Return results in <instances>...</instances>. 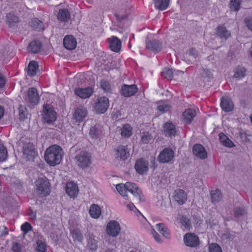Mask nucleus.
Segmentation results:
<instances>
[{
    "instance_id": "46",
    "label": "nucleus",
    "mask_w": 252,
    "mask_h": 252,
    "mask_svg": "<svg viewBox=\"0 0 252 252\" xmlns=\"http://www.w3.org/2000/svg\"><path fill=\"white\" fill-rule=\"evenodd\" d=\"M241 0H231L230 2V8L232 10L238 11L240 9Z\"/></svg>"
},
{
    "instance_id": "61",
    "label": "nucleus",
    "mask_w": 252,
    "mask_h": 252,
    "mask_svg": "<svg viewBox=\"0 0 252 252\" xmlns=\"http://www.w3.org/2000/svg\"><path fill=\"white\" fill-rule=\"evenodd\" d=\"M4 232L3 233V234L4 235H8V230L7 227L6 226H4Z\"/></svg>"
},
{
    "instance_id": "62",
    "label": "nucleus",
    "mask_w": 252,
    "mask_h": 252,
    "mask_svg": "<svg viewBox=\"0 0 252 252\" xmlns=\"http://www.w3.org/2000/svg\"><path fill=\"white\" fill-rule=\"evenodd\" d=\"M31 218L33 219H36V213H34L31 216Z\"/></svg>"
},
{
    "instance_id": "45",
    "label": "nucleus",
    "mask_w": 252,
    "mask_h": 252,
    "mask_svg": "<svg viewBox=\"0 0 252 252\" xmlns=\"http://www.w3.org/2000/svg\"><path fill=\"white\" fill-rule=\"evenodd\" d=\"M116 189L118 192L124 197H127V193L126 185L123 184H119L116 185Z\"/></svg>"
},
{
    "instance_id": "48",
    "label": "nucleus",
    "mask_w": 252,
    "mask_h": 252,
    "mask_svg": "<svg viewBox=\"0 0 252 252\" xmlns=\"http://www.w3.org/2000/svg\"><path fill=\"white\" fill-rule=\"evenodd\" d=\"M152 138V135L148 132H144L141 136V141L144 144H148Z\"/></svg>"
},
{
    "instance_id": "55",
    "label": "nucleus",
    "mask_w": 252,
    "mask_h": 252,
    "mask_svg": "<svg viewBox=\"0 0 252 252\" xmlns=\"http://www.w3.org/2000/svg\"><path fill=\"white\" fill-rule=\"evenodd\" d=\"M88 246L92 250H96L97 248V243L94 240H90L88 242Z\"/></svg>"
},
{
    "instance_id": "23",
    "label": "nucleus",
    "mask_w": 252,
    "mask_h": 252,
    "mask_svg": "<svg viewBox=\"0 0 252 252\" xmlns=\"http://www.w3.org/2000/svg\"><path fill=\"white\" fill-rule=\"evenodd\" d=\"M146 47L147 49L152 51L155 53H158L160 51L162 45L158 40L152 39L147 42Z\"/></svg>"
},
{
    "instance_id": "26",
    "label": "nucleus",
    "mask_w": 252,
    "mask_h": 252,
    "mask_svg": "<svg viewBox=\"0 0 252 252\" xmlns=\"http://www.w3.org/2000/svg\"><path fill=\"white\" fill-rule=\"evenodd\" d=\"M57 19L62 22H67L70 19V13L67 8L60 9L57 14Z\"/></svg>"
},
{
    "instance_id": "40",
    "label": "nucleus",
    "mask_w": 252,
    "mask_h": 252,
    "mask_svg": "<svg viewBox=\"0 0 252 252\" xmlns=\"http://www.w3.org/2000/svg\"><path fill=\"white\" fill-rule=\"evenodd\" d=\"M180 222L185 229L190 230L192 227L190 220L186 215H183L180 219Z\"/></svg>"
},
{
    "instance_id": "22",
    "label": "nucleus",
    "mask_w": 252,
    "mask_h": 252,
    "mask_svg": "<svg viewBox=\"0 0 252 252\" xmlns=\"http://www.w3.org/2000/svg\"><path fill=\"white\" fill-rule=\"evenodd\" d=\"M125 185L127 192L129 191L134 196L140 198V194L142 193L141 190L135 184L126 182L125 183Z\"/></svg>"
},
{
    "instance_id": "49",
    "label": "nucleus",
    "mask_w": 252,
    "mask_h": 252,
    "mask_svg": "<svg viewBox=\"0 0 252 252\" xmlns=\"http://www.w3.org/2000/svg\"><path fill=\"white\" fill-rule=\"evenodd\" d=\"M246 214V212L243 206L241 207H236L234 209V217L236 218H238L240 216H244Z\"/></svg>"
},
{
    "instance_id": "54",
    "label": "nucleus",
    "mask_w": 252,
    "mask_h": 252,
    "mask_svg": "<svg viewBox=\"0 0 252 252\" xmlns=\"http://www.w3.org/2000/svg\"><path fill=\"white\" fill-rule=\"evenodd\" d=\"M162 75L168 80H171L173 77V72L172 69H166L162 72Z\"/></svg>"
},
{
    "instance_id": "24",
    "label": "nucleus",
    "mask_w": 252,
    "mask_h": 252,
    "mask_svg": "<svg viewBox=\"0 0 252 252\" xmlns=\"http://www.w3.org/2000/svg\"><path fill=\"white\" fill-rule=\"evenodd\" d=\"M42 47V44L39 40H34L29 43L28 49L31 53L37 54L40 52Z\"/></svg>"
},
{
    "instance_id": "38",
    "label": "nucleus",
    "mask_w": 252,
    "mask_h": 252,
    "mask_svg": "<svg viewBox=\"0 0 252 252\" xmlns=\"http://www.w3.org/2000/svg\"><path fill=\"white\" fill-rule=\"evenodd\" d=\"M234 77L238 79H241L245 77L246 75V69L245 67L239 65L234 69Z\"/></svg>"
},
{
    "instance_id": "28",
    "label": "nucleus",
    "mask_w": 252,
    "mask_h": 252,
    "mask_svg": "<svg viewBox=\"0 0 252 252\" xmlns=\"http://www.w3.org/2000/svg\"><path fill=\"white\" fill-rule=\"evenodd\" d=\"M216 34L220 38L227 39L231 35L230 32L222 25H219L216 29Z\"/></svg>"
},
{
    "instance_id": "19",
    "label": "nucleus",
    "mask_w": 252,
    "mask_h": 252,
    "mask_svg": "<svg viewBox=\"0 0 252 252\" xmlns=\"http://www.w3.org/2000/svg\"><path fill=\"white\" fill-rule=\"evenodd\" d=\"M220 106L221 109L226 112H231L234 109L233 101L228 96H223L221 98Z\"/></svg>"
},
{
    "instance_id": "11",
    "label": "nucleus",
    "mask_w": 252,
    "mask_h": 252,
    "mask_svg": "<svg viewBox=\"0 0 252 252\" xmlns=\"http://www.w3.org/2000/svg\"><path fill=\"white\" fill-rule=\"evenodd\" d=\"M185 245L189 247H196L199 245L198 237L194 233H188L184 236Z\"/></svg>"
},
{
    "instance_id": "59",
    "label": "nucleus",
    "mask_w": 252,
    "mask_h": 252,
    "mask_svg": "<svg viewBox=\"0 0 252 252\" xmlns=\"http://www.w3.org/2000/svg\"><path fill=\"white\" fill-rule=\"evenodd\" d=\"M126 207L128 210L130 211H133L134 209H136V208L135 206V205L131 202L128 203L126 205Z\"/></svg>"
},
{
    "instance_id": "57",
    "label": "nucleus",
    "mask_w": 252,
    "mask_h": 252,
    "mask_svg": "<svg viewBox=\"0 0 252 252\" xmlns=\"http://www.w3.org/2000/svg\"><path fill=\"white\" fill-rule=\"evenodd\" d=\"M12 249L14 252H21V251L20 246L18 243L13 244Z\"/></svg>"
},
{
    "instance_id": "36",
    "label": "nucleus",
    "mask_w": 252,
    "mask_h": 252,
    "mask_svg": "<svg viewBox=\"0 0 252 252\" xmlns=\"http://www.w3.org/2000/svg\"><path fill=\"white\" fill-rule=\"evenodd\" d=\"M19 20L18 16L12 13H9L6 16L5 21L9 27H12L15 24L17 23Z\"/></svg>"
},
{
    "instance_id": "35",
    "label": "nucleus",
    "mask_w": 252,
    "mask_h": 252,
    "mask_svg": "<svg viewBox=\"0 0 252 252\" xmlns=\"http://www.w3.org/2000/svg\"><path fill=\"white\" fill-rule=\"evenodd\" d=\"M156 8L163 11L169 6V0H154Z\"/></svg>"
},
{
    "instance_id": "29",
    "label": "nucleus",
    "mask_w": 252,
    "mask_h": 252,
    "mask_svg": "<svg viewBox=\"0 0 252 252\" xmlns=\"http://www.w3.org/2000/svg\"><path fill=\"white\" fill-rule=\"evenodd\" d=\"M90 216L93 219H98L101 214V210L97 204H93L90 206L89 210Z\"/></svg>"
},
{
    "instance_id": "18",
    "label": "nucleus",
    "mask_w": 252,
    "mask_h": 252,
    "mask_svg": "<svg viewBox=\"0 0 252 252\" xmlns=\"http://www.w3.org/2000/svg\"><path fill=\"white\" fill-rule=\"evenodd\" d=\"M65 192L71 198H75L79 192L77 185L73 182H67L65 186Z\"/></svg>"
},
{
    "instance_id": "64",
    "label": "nucleus",
    "mask_w": 252,
    "mask_h": 252,
    "mask_svg": "<svg viewBox=\"0 0 252 252\" xmlns=\"http://www.w3.org/2000/svg\"><path fill=\"white\" fill-rule=\"evenodd\" d=\"M178 72L181 73L182 74H184V72L183 71H178Z\"/></svg>"
},
{
    "instance_id": "9",
    "label": "nucleus",
    "mask_w": 252,
    "mask_h": 252,
    "mask_svg": "<svg viewBox=\"0 0 252 252\" xmlns=\"http://www.w3.org/2000/svg\"><path fill=\"white\" fill-rule=\"evenodd\" d=\"M121 230V226L116 220H110L107 224L106 231L110 236L113 237L117 236L119 234Z\"/></svg>"
},
{
    "instance_id": "16",
    "label": "nucleus",
    "mask_w": 252,
    "mask_h": 252,
    "mask_svg": "<svg viewBox=\"0 0 252 252\" xmlns=\"http://www.w3.org/2000/svg\"><path fill=\"white\" fill-rule=\"evenodd\" d=\"M193 154L201 159H205L207 158V152L203 145L195 144L192 147Z\"/></svg>"
},
{
    "instance_id": "21",
    "label": "nucleus",
    "mask_w": 252,
    "mask_h": 252,
    "mask_svg": "<svg viewBox=\"0 0 252 252\" xmlns=\"http://www.w3.org/2000/svg\"><path fill=\"white\" fill-rule=\"evenodd\" d=\"M28 96L30 103L34 105H37L39 103L40 97L36 88H30L28 92Z\"/></svg>"
},
{
    "instance_id": "31",
    "label": "nucleus",
    "mask_w": 252,
    "mask_h": 252,
    "mask_svg": "<svg viewBox=\"0 0 252 252\" xmlns=\"http://www.w3.org/2000/svg\"><path fill=\"white\" fill-rule=\"evenodd\" d=\"M157 230L163 236L167 239L171 238L170 232L167 226L163 223H159L156 225Z\"/></svg>"
},
{
    "instance_id": "37",
    "label": "nucleus",
    "mask_w": 252,
    "mask_h": 252,
    "mask_svg": "<svg viewBox=\"0 0 252 252\" xmlns=\"http://www.w3.org/2000/svg\"><path fill=\"white\" fill-rule=\"evenodd\" d=\"M132 128L129 124L124 125L121 129L122 136L125 138H129L132 134Z\"/></svg>"
},
{
    "instance_id": "6",
    "label": "nucleus",
    "mask_w": 252,
    "mask_h": 252,
    "mask_svg": "<svg viewBox=\"0 0 252 252\" xmlns=\"http://www.w3.org/2000/svg\"><path fill=\"white\" fill-rule=\"evenodd\" d=\"M115 158L120 161H126L129 157V150L126 146L120 145L114 149Z\"/></svg>"
},
{
    "instance_id": "47",
    "label": "nucleus",
    "mask_w": 252,
    "mask_h": 252,
    "mask_svg": "<svg viewBox=\"0 0 252 252\" xmlns=\"http://www.w3.org/2000/svg\"><path fill=\"white\" fill-rule=\"evenodd\" d=\"M91 137L93 139H97L99 136V130L95 126H92L89 132Z\"/></svg>"
},
{
    "instance_id": "39",
    "label": "nucleus",
    "mask_w": 252,
    "mask_h": 252,
    "mask_svg": "<svg viewBox=\"0 0 252 252\" xmlns=\"http://www.w3.org/2000/svg\"><path fill=\"white\" fill-rule=\"evenodd\" d=\"M211 201L213 203L219 202L222 198L221 193L219 189L210 191Z\"/></svg>"
},
{
    "instance_id": "4",
    "label": "nucleus",
    "mask_w": 252,
    "mask_h": 252,
    "mask_svg": "<svg viewBox=\"0 0 252 252\" xmlns=\"http://www.w3.org/2000/svg\"><path fill=\"white\" fill-rule=\"evenodd\" d=\"M42 119L48 124H52L57 120V113L51 105L44 104L43 108Z\"/></svg>"
},
{
    "instance_id": "30",
    "label": "nucleus",
    "mask_w": 252,
    "mask_h": 252,
    "mask_svg": "<svg viewBox=\"0 0 252 252\" xmlns=\"http://www.w3.org/2000/svg\"><path fill=\"white\" fill-rule=\"evenodd\" d=\"M219 137L220 141L224 146L229 148L235 146L234 143L224 133H219Z\"/></svg>"
},
{
    "instance_id": "43",
    "label": "nucleus",
    "mask_w": 252,
    "mask_h": 252,
    "mask_svg": "<svg viewBox=\"0 0 252 252\" xmlns=\"http://www.w3.org/2000/svg\"><path fill=\"white\" fill-rule=\"evenodd\" d=\"M28 111L27 108L20 105L19 107V115L20 120L24 121L28 118Z\"/></svg>"
},
{
    "instance_id": "33",
    "label": "nucleus",
    "mask_w": 252,
    "mask_h": 252,
    "mask_svg": "<svg viewBox=\"0 0 252 252\" xmlns=\"http://www.w3.org/2000/svg\"><path fill=\"white\" fill-rule=\"evenodd\" d=\"M38 68V63L35 61H31L28 68V74L30 76H35L36 74Z\"/></svg>"
},
{
    "instance_id": "3",
    "label": "nucleus",
    "mask_w": 252,
    "mask_h": 252,
    "mask_svg": "<svg viewBox=\"0 0 252 252\" xmlns=\"http://www.w3.org/2000/svg\"><path fill=\"white\" fill-rule=\"evenodd\" d=\"M35 189L40 197H46L51 191V185L46 179L38 178L35 182Z\"/></svg>"
},
{
    "instance_id": "63",
    "label": "nucleus",
    "mask_w": 252,
    "mask_h": 252,
    "mask_svg": "<svg viewBox=\"0 0 252 252\" xmlns=\"http://www.w3.org/2000/svg\"><path fill=\"white\" fill-rule=\"evenodd\" d=\"M105 252H113V250L111 249H108L106 250Z\"/></svg>"
},
{
    "instance_id": "58",
    "label": "nucleus",
    "mask_w": 252,
    "mask_h": 252,
    "mask_svg": "<svg viewBox=\"0 0 252 252\" xmlns=\"http://www.w3.org/2000/svg\"><path fill=\"white\" fill-rule=\"evenodd\" d=\"M245 22L248 29L252 31V19L247 18L245 19Z\"/></svg>"
},
{
    "instance_id": "41",
    "label": "nucleus",
    "mask_w": 252,
    "mask_h": 252,
    "mask_svg": "<svg viewBox=\"0 0 252 252\" xmlns=\"http://www.w3.org/2000/svg\"><path fill=\"white\" fill-rule=\"evenodd\" d=\"M100 88L106 93H110L112 91V86L109 81L102 79L100 82Z\"/></svg>"
},
{
    "instance_id": "15",
    "label": "nucleus",
    "mask_w": 252,
    "mask_h": 252,
    "mask_svg": "<svg viewBox=\"0 0 252 252\" xmlns=\"http://www.w3.org/2000/svg\"><path fill=\"white\" fill-rule=\"evenodd\" d=\"M196 115V111L192 108L186 109L182 113V120L185 125H189Z\"/></svg>"
},
{
    "instance_id": "2",
    "label": "nucleus",
    "mask_w": 252,
    "mask_h": 252,
    "mask_svg": "<svg viewBox=\"0 0 252 252\" xmlns=\"http://www.w3.org/2000/svg\"><path fill=\"white\" fill-rule=\"evenodd\" d=\"M76 164L79 168L85 169L90 168L93 162L91 153L86 151H82L75 157Z\"/></svg>"
},
{
    "instance_id": "17",
    "label": "nucleus",
    "mask_w": 252,
    "mask_h": 252,
    "mask_svg": "<svg viewBox=\"0 0 252 252\" xmlns=\"http://www.w3.org/2000/svg\"><path fill=\"white\" fill-rule=\"evenodd\" d=\"M63 44L67 50H72L77 46V40L73 35H66L63 38Z\"/></svg>"
},
{
    "instance_id": "51",
    "label": "nucleus",
    "mask_w": 252,
    "mask_h": 252,
    "mask_svg": "<svg viewBox=\"0 0 252 252\" xmlns=\"http://www.w3.org/2000/svg\"><path fill=\"white\" fill-rule=\"evenodd\" d=\"M209 252H222V250L217 244L211 243L209 246Z\"/></svg>"
},
{
    "instance_id": "8",
    "label": "nucleus",
    "mask_w": 252,
    "mask_h": 252,
    "mask_svg": "<svg viewBox=\"0 0 252 252\" xmlns=\"http://www.w3.org/2000/svg\"><path fill=\"white\" fill-rule=\"evenodd\" d=\"M23 149L24 157L29 160H33L34 158L38 156L37 151L35 148L34 145L31 143L25 144Z\"/></svg>"
},
{
    "instance_id": "10",
    "label": "nucleus",
    "mask_w": 252,
    "mask_h": 252,
    "mask_svg": "<svg viewBox=\"0 0 252 252\" xmlns=\"http://www.w3.org/2000/svg\"><path fill=\"white\" fill-rule=\"evenodd\" d=\"M94 92V88L90 86L87 87L85 88L77 87L74 90V94L75 95L82 99L89 98L93 94Z\"/></svg>"
},
{
    "instance_id": "13",
    "label": "nucleus",
    "mask_w": 252,
    "mask_h": 252,
    "mask_svg": "<svg viewBox=\"0 0 252 252\" xmlns=\"http://www.w3.org/2000/svg\"><path fill=\"white\" fill-rule=\"evenodd\" d=\"M88 114L87 108L80 106L77 108L73 115V118L77 122H83Z\"/></svg>"
},
{
    "instance_id": "20",
    "label": "nucleus",
    "mask_w": 252,
    "mask_h": 252,
    "mask_svg": "<svg viewBox=\"0 0 252 252\" xmlns=\"http://www.w3.org/2000/svg\"><path fill=\"white\" fill-rule=\"evenodd\" d=\"M174 200L179 205H182L187 200V194L182 189H177L174 191Z\"/></svg>"
},
{
    "instance_id": "53",
    "label": "nucleus",
    "mask_w": 252,
    "mask_h": 252,
    "mask_svg": "<svg viewBox=\"0 0 252 252\" xmlns=\"http://www.w3.org/2000/svg\"><path fill=\"white\" fill-rule=\"evenodd\" d=\"M21 228L24 233L25 234L32 230V226L29 222H25L21 225Z\"/></svg>"
},
{
    "instance_id": "32",
    "label": "nucleus",
    "mask_w": 252,
    "mask_h": 252,
    "mask_svg": "<svg viewBox=\"0 0 252 252\" xmlns=\"http://www.w3.org/2000/svg\"><path fill=\"white\" fill-rule=\"evenodd\" d=\"M29 25L33 29L40 31L44 30L43 23L37 18H33L29 22Z\"/></svg>"
},
{
    "instance_id": "56",
    "label": "nucleus",
    "mask_w": 252,
    "mask_h": 252,
    "mask_svg": "<svg viewBox=\"0 0 252 252\" xmlns=\"http://www.w3.org/2000/svg\"><path fill=\"white\" fill-rule=\"evenodd\" d=\"M152 234L155 240L158 243H161L162 242L161 239L159 234H158L155 230H153L152 231Z\"/></svg>"
},
{
    "instance_id": "27",
    "label": "nucleus",
    "mask_w": 252,
    "mask_h": 252,
    "mask_svg": "<svg viewBox=\"0 0 252 252\" xmlns=\"http://www.w3.org/2000/svg\"><path fill=\"white\" fill-rule=\"evenodd\" d=\"M163 130L166 136L172 137L176 134L175 126L171 122H167L163 125Z\"/></svg>"
},
{
    "instance_id": "34",
    "label": "nucleus",
    "mask_w": 252,
    "mask_h": 252,
    "mask_svg": "<svg viewBox=\"0 0 252 252\" xmlns=\"http://www.w3.org/2000/svg\"><path fill=\"white\" fill-rule=\"evenodd\" d=\"M70 234L74 241L82 242L83 240V235L81 230L79 228H74L70 230Z\"/></svg>"
},
{
    "instance_id": "1",
    "label": "nucleus",
    "mask_w": 252,
    "mask_h": 252,
    "mask_svg": "<svg viewBox=\"0 0 252 252\" xmlns=\"http://www.w3.org/2000/svg\"><path fill=\"white\" fill-rule=\"evenodd\" d=\"M63 156V149L57 145L50 146L46 150L44 153L45 161L51 166L59 164L62 160Z\"/></svg>"
},
{
    "instance_id": "60",
    "label": "nucleus",
    "mask_w": 252,
    "mask_h": 252,
    "mask_svg": "<svg viewBox=\"0 0 252 252\" xmlns=\"http://www.w3.org/2000/svg\"><path fill=\"white\" fill-rule=\"evenodd\" d=\"M4 113V109L0 105V120L3 117Z\"/></svg>"
},
{
    "instance_id": "5",
    "label": "nucleus",
    "mask_w": 252,
    "mask_h": 252,
    "mask_svg": "<svg viewBox=\"0 0 252 252\" xmlns=\"http://www.w3.org/2000/svg\"><path fill=\"white\" fill-rule=\"evenodd\" d=\"M109 106V99L106 96H101L97 99L94 104V109L96 113L98 114H104Z\"/></svg>"
},
{
    "instance_id": "44",
    "label": "nucleus",
    "mask_w": 252,
    "mask_h": 252,
    "mask_svg": "<svg viewBox=\"0 0 252 252\" xmlns=\"http://www.w3.org/2000/svg\"><path fill=\"white\" fill-rule=\"evenodd\" d=\"M170 106L163 101H160L158 103V110L161 113H164L169 110Z\"/></svg>"
},
{
    "instance_id": "12",
    "label": "nucleus",
    "mask_w": 252,
    "mask_h": 252,
    "mask_svg": "<svg viewBox=\"0 0 252 252\" xmlns=\"http://www.w3.org/2000/svg\"><path fill=\"white\" fill-rule=\"evenodd\" d=\"M149 163L147 160L140 158L136 160L135 163V169L139 174H143L149 170Z\"/></svg>"
},
{
    "instance_id": "14",
    "label": "nucleus",
    "mask_w": 252,
    "mask_h": 252,
    "mask_svg": "<svg viewBox=\"0 0 252 252\" xmlns=\"http://www.w3.org/2000/svg\"><path fill=\"white\" fill-rule=\"evenodd\" d=\"M138 91V89L136 85L124 84L122 86L120 92L122 95L127 97L134 95Z\"/></svg>"
},
{
    "instance_id": "25",
    "label": "nucleus",
    "mask_w": 252,
    "mask_h": 252,
    "mask_svg": "<svg viewBox=\"0 0 252 252\" xmlns=\"http://www.w3.org/2000/svg\"><path fill=\"white\" fill-rule=\"evenodd\" d=\"M109 45L111 50L117 53L121 50L122 43L117 37L113 36L109 39Z\"/></svg>"
},
{
    "instance_id": "50",
    "label": "nucleus",
    "mask_w": 252,
    "mask_h": 252,
    "mask_svg": "<svg viewBox=\"0 0 252 252\" xmlns=\"http://www.w3.org/2000/svg\"><path fill=\"white\" fill-rule=\"evenodd\" d=\"M7 156V152L6 148L0 144V161H4Z\"/></svg>"
},
{
    "instance_id": "42",
    "label": "nucleus",
    "mask_w": 252,
    "mask_h": 252,
    "mask_svg": "<svg viewBox=\"0 0 252 252\" xmlns=\"http://www.w3.org/2000/svg\"><path fill=\"white\" fill-rule=\"evenodd\" d=\"M200 72L201 77L203 78L205 81H208L209 79L213 78V74L209 69L202 68L201 69Z\"/></svg>"
},
{
    "instance_id": "7",
    "label": "nucleus",
    "mask_w": 252,
    "mask_h": 252,
    "mask_svg": "<svg viewBox=\"0 0 252 252\" xmlns=\"http://www.w3.org/2000/svg\"><path fill=\"white\" fill-rule=\"evenodd\" d=\"M174 157V152L170 148H164L158 157V160L160 163H165L170 162Z\"/></svg>"
},
{
    "instance_id": "52",
    "label": "nucleus",
    "mask_w": 252,
    "mask_h": 252,
    "mask_svg": "<svg viewBox=\"0 0 252 252\" xmlns=\"http://www.w3.org/2000/svg\"><path fill=\"white\" fill-rule=\"evenodd\" d=\"M36 250L38 252H46V245L42 241H37Z\"/></svg>"
}]
</instances>
